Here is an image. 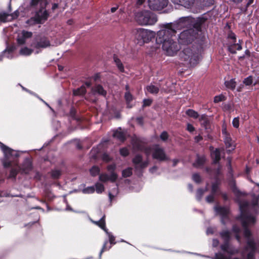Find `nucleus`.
<instances>
[{"instance_id": "nucleus-1", "label": "nucleus", "mask_w": 259, "mask_h": 259, "mask_svg": "<svg viewBox=\"0 0 259 259\" xmlns=\"http://www.w3.org/2000/svg\"><path fill=\"white\" fill-rule=\"evenodd\" d=\"M159 27L160 29L157 32L142 28L135 29L133 33L137 44L143 46L156 37V44L161 45L162 50L167 55H176L178 51V38L176 35L178 30V22L161 24Z\"/></svg>"}, {"instance_id": "nucleus-2", "label": "nucleus", "mask_w": 259, "mask_h": 259, "mask_svg": "<svg viewBox=\"0 0 259 259\" xmlns=\"http://www.w3.org/2000/svg\"><path fill=\"white\" fill-rule=\"evenodd\" d=\"M248 206L249 203L246 201H241L239 202V207L241 211L240 218L244 229V236L247 239L245 250H250V252L247 254V259H254V252L256 249V243L251 237L252 233L248 229V227L255 224V219L254 217L247 214L246 211Z\"/></svg>"}, {"instance_id": "nucleus-3", "label": "nucleus", "mask_w": 259, "mask_h": 259, "mask_svg": "<svg viewBox=\"0 0 259 259\" xmlns=\"http://www.w3.org/2000/svg\"><path fill=\"white\" fill-rule=\"evenodd\" d=\"M179 27H190L179 34V39L182 43L190 44L198 35L201 30V24L196 21L192 17H184L179 18Z\"/></svg>"}, {"instance_id": "nucleus-4", "label": "nucleus", "mask_w": 259, "mask_h": 259, "mask_svg": "<svg viewBox=\"0 0 259 259\" xmlns=\"http://www.w3.org/2000/svg\"><path fill=\"white\" fill-rule=\"evenodd\" d=\"M31 5L40 7L39 11L36 12L35 16L27 21L28 24L42 23L47 20L48 14L45 10L47 0H32Z\"/></svg>"}, {"instance_id": "nucleus-5", "label": "nucleus", "mask_w": 259, "mask_h": 259, "mask_svg": "<svg viewBox=\"0 0 259 259\" xmlns=\"http://www.w3.org/2000/svg\"><path fill=\"white\" fill-rule=\"evenodd\" d=\"M0 148L4 153L2 163L4 167L7 168L17 165L16 159L19 156L18 151L6 146L0 142Z\"/></svg>"}, {"instance_id": "nucleus-6", "label": "nucleus", "mask_w": 259, "mask_h": 259, "mask_svg": "<svg viewBox=\"0 0 259 259\" xmlns=\"http://www.w3.org/2000/svg\"><path fill=\"white\" fill-rule=\"evenodd\" d=\"M198 56L189 48L184 49L179 53V65L183 64L186 67H194L198 63Z\"/></svg>"}, {"instance_id": "nucleus-7", "label": "nucleus", "mask_w": 259, "mask_h": 259, "mask_svg": "<svg viewBox=\"0 0 259 259\" xmlns=\"http://www.w3.org/2000/svg\"><path fill=\"white\" fill-rule=\"evenodd\" d=\"M135 19L141 25H152L157 21L156 16L149 11H143L136 13Z\"/></svg>"}, {"instance_id": "nucleus-8", "label": "nucleus", "mask_w": 259, "mask_h": 259, "mask_svg": "<svg viewBox=\"0 0 259 259\" xmlns=\"http://www.w3.org/2000/svg\"><path fill=\"white\" fill-rule=\"evenodd\" d=\"M145 152L147 156H149L152 153L153 158L160 161L168 159L164 150L158 145H154L151 147L146 148Z\"/></svg>"}, {"instance_id": "nucleus-9", "label": "nucleus", "mask_w": 259, "mask_h": 259, "mask_svg": "<svg viewBox=\"0 0 259 259\" xmlns=\"http://www.w3.org/2000/svg\"><path fill=\"white\" fill-rule=\"evenodd\" d=\"M145 0H137L138 5H142ZM149 7L153 10H161L167 5V0H148Z\"/></svg>"}, {"instance_id": "nucleus-10", "label": "nucleus", "mask_w": 259, "mask_h": 259, "mask_svg": "<svg viewBox=\"0 0 259 259\" xmlns=\"http://www.w3.org/2000/svg\"><path fill=\"white\" fill-rule=\"evenodd\" d=\"M136 170H141L146 168L149 164V160L147 159L143 160L142 156L140 154L136 155L132 160Z\"/></svg>"}, {"instance_id": "nucleus-11", "label": "nucleus", "mask_w": 259, "mask_h": 259, "mask_svg": "<svg viewBox=\"0 0 259 259\" xmlns=\"http://www.w3.org/2000/svg\"><path fill=\"white\" fill-rule=\"evenodd\" d=\"M222 134L224 136V142L226 148L228 149L227 150V151L228 153H229L235 149V144L233 142L230 136V134L227 132V130L226 128H223Z\"/></svg>"}, {"instance_id": "nucleus-12", "label": "nucleus", "mask_w": 259, "mask_h": 259, "mask_svg": "<svg viewBox=\"0 0 259 259\" xmlns=\"http://www.w3.org/2000/svg\"><path fill=\"white\" fill-rule=\"evenodd\" d=\"M19 16L18 11H15L13 14H9L5 12H0V23H5L16 19Z\"/></svg>"}, {"instance_id": "nucleus-13", "label": "nucleus", "mask_w": 259, "mask_h": 259, "mask_svg": "<svg viewBox=\"0 0 259 259\" xmlns=\"http://www.w3.org/2000/svg\"><path fill=\"white\" fill-rule=\"evenodd\" d=\"M50 46V41L46 37L40 38L31 45V47L36 49L46 48Z\"/></svg>"}, {"instance_id": "nucleus-14", "label": "nucleus", "mask_w": 259, "mask_h": 259, "mask_svg": "<svg viewBox=\"0 0 259 259\" xmlns=\"http://www.w3.org/2000/svg\"><path fill=\"white\" fill-rule=\"evenodd\" d=\"M104 231L106 232V234L108 236L109 241L111 245L108 248H107L106 247V244L107 243V241H105L104 245L102 247V249L100 252V254H99V258H101L102 254L103 253V252L104 251L109 249L111 247L112 245L115 244L116 243V242L115 241V237L114 236H113L111 233L108 232V230L107 229L105 230H104Z\"/></svg>"}, {"instance_id": "nucleus-15", "label": "nucleus", "mask_w": 259, "mask_h": 259, "mask_svg": "<svg viewBox=\"0 0 259 259\" xmlns=\"http://www.w3.org/2000/svg\"><path fill=\"white\" fill-rule=\"evenodd\" d=\"M118 176L116 172H112L109 175L107 174H102L99 176V180L102 182H106L109 181L111 182H114L116 181Z\"/></svg>"}, {"instance_id": "nucleus-16", "label": "nucleus", "mask_w": 259, "mask_h": 259, "mask_svg": "<svg viewBox=\"0 0 259 259\" xmlns=\"http://www.w3.org/2000/svg\"><path fill=\"white\" fill-rule=\"evenodd\" d=\"M32 36L31 32L22 31L18 33L17 37V42L19 45H23L26 42L27 39L30 38Z\"/></svg>"}, {"instance_id": "nucleus-17", "label": "nucleus", "mask_w": 259, "mask_h": 259, "mask_svg": "<svg viewBox=\"0 0 259 259\" xmlns=\"http://www.w3.org/2000/svg\"><path fill=\"white\" fill-rule=\"evenodd\" d=\"M146 90L147 92L152 94H157L159 91L161 92H165L167 91L164 88H161L160 85H154L153 84H150V85H147Z\"/></svg>"}, {"instance_id": "nucleus-18", "label": "nucleus", "mask_w": 259, "mask_h": 259, "mask_svg": "<svg viewBox=\"0 0 259 259\" xmlns=\"http://www.w3.org/2000/svg\"><path fill=\"white\" fill-rule=\"evenodd\" d=\"M126 133L121 128H118L113 133V137L120 141H123L125 139Z\"/></svg>"}, {"instance_id": "nucleus-19", "label": "nucleus", "mask_w": 259, "mask_h": 259, "mask_svg": "<svg viewBox=\"0 0 259 259\" xmlns=\"http://www.w3.org/2000/svg\"><path fill=\"white\" fill-rule=\"evenodd\" d=\"M229 185L231 188L233 192L237 197H241L245 195V193L244 192L240 191L238 189L236 185L235 182L234 180L230 181Z\"/></svg>"}, {"instance_id": "nucleus-20", "label": "nucleus", "mask_w": 259, "mask_h": 259, "mask_svg": "<svg viewBox=\"0 0 259 259\" xmlns=\"http://www.w3.org/2000/svg\"><path fill=\"white\" fill-rule=\"evenodd\" d=\"M221 182L220 180L216 178L215 181L212 183L211 185V193L215 194L217 193L220 192V186L221 185Z\"/></svg>"}, {"instance_id": "nucleus-21", "label": "nucleus", "mask_w": 259, "mask_h": 259, "mask_svg": "<svg viewBox=\"0 0 259 259\" xmlns=\"http://www.w3.org/2000/svg\"><path fill=\"white\" fill-rule=\"evenodd\" d=\"M206 161L205 157L203 155H197L195 162L193 163V165L196 167H199L203 165Z\"/></svg>"}, {"instance_id": "nucleus-22", "label": "nucleus", "mask_w": 259, "mask_h": 259, "mask_svg": "<svg viewBox=\"0 0 259 259\" xmlns=\"http://www.w3.org/2000/svg\"><path fill=\"white\" fill-rule=\"evenodd\" d=\"M31 166L30 161L28 159H26L25 160L22 167L20 170H22L23 172L26 174L31 169Z\"/></svg>"}, {"instance_id": "nucleus-23", "label": "nucleus", "mask_w": 259, "mask_h": 259, "mask_svg": "<svg viewBox=\"0 0 259 259\" xmlns=\"http://www.w3.org/2000/svg\"><path fill=\"white\" fill-rule=\"evenodd\" d=\"M201 124L206 128L209 127L210 122L208 119L207 116L205 114L202 115L199 119Z\"/></svg>"}, {"instance_id": "nucleus-24", "label": "nucleus", "mask_w": 259, "mask_h": 259, "mask_svg": "<svg viewBox=\"0 0 259 259\" xmlns=\"http://www.w3.org/2000/svg\"><path fill=\"white\" fill-rule=\"evenodd\" d=\"M224 241L229 242L231 238V232L228 230H223L220 233Z\"/></svg>"}, {"instance_id": "nucleus-25", "label": "nucleus", "mask_w": 259, "mask_h": 259, "mask_svg": "<svg viewBox=\"0 0 259 259\" xmlns=\"http://www.w3.org/2000/svg\"><path fill=\"white\" fill-rule=\"evenodd\" d=\"M229 242L224 241V243L221 246L222 250L230 254H234L238 252L237 250H232L229 249Z\"/></svg>"}, {"instance_id": "nucleus-26", "label": "nucleus", "mask_w": 259, "mask_h": 259, "mask_svg": "<svg viewBox=\"0 0 259 259\" xmlns=\"http://www.w3.org/2000/svg\"><path fill=\"white\" fill-rule=\"evenodd\" d=\"M211 157L213 159V163H217L221 159V152L219 149H216L212 153Z\"/></svg>"}, {"instance_id": "nucleus-27", "label": "nucleus", "mask_w": 259, "mask_h": 259, "mask_svg": "<svg viewBox=\"0 0 259 259\" xmlns=\"http://www.w3.org/2000/svg\"><path fill=\"white\" fill-rule=\"evenodd\" d=\"M195 0H179V5L190 8L194 5Z\"/></svg>"}, {"instance_id": "nucleus-28", "label": "nucleus", "mask_w": 259, "mask_h": 259, "mask_svg": "<svg viewBox=\"0 0 259 259\" xmlns=\"http://www.w3.org/2000/svg\"><path fill=\"white\" fill-rule=\"evenodd\" d=\"M241 49V45L239 44H234L228 47L229 51L232 54H235L237 50L239 51Z\"/></svg>"}, {"instance_id": "nucleus-29", "label": "nucleus", "mask_w": 259, "mask_h": 259, "mask_svg": "<svg viewBox=\"0 0 259 259\" xmlns=\"http://www.w3.org/2000/svg\"><path fill=\"white\" fill-rule=\"evenodd\" d=\"M105 215H103L101 219L98 221H92V222L96 224V225L100 227L101 229H102L104 231L106 229L105 227Z\"/></svg>"}, {"instance_id": "nucleus-30", "label": "nucleus", "mask_w": 259, "mask_h": 259, "mask_svg": "<svg viewBox=\"0 0 259 259\" xmlns=\"http://www.w3.org/2000/svg\"><path fill=\"white\" fill-rule=\"evenodd\" d=\"M93 91L94 93H97L103 96H105L106 94V92L100 85H96L93 89Z\"/></svg>"}, {"instance_id": "nucleus-31", "label": "nucleus", "mask_w": 259, "mask_h": 259, "mask_svg": "<svg viewBox=\"0 0 259 259\" xmlns=\"http://www.w3.org/2000/svg\"><path fill=\"white\" fill-rule=\"evenodd\" d=\"M215 210L223 217H225L229 212V209L226 207H216Z\"/></svg>"}, {"instance_id": "nucleus-32", "label": "nucleus", "mask_w": 259, "mask_h": 259, "mask_svg": "<svg viewBox=\"0 0 259 259\" xmlns=\"http://www.w3.org/2000/svg\"><path fill=\"white\" fill-rule=\"evenodd\" d=\"M225 84L228 89L233 90L236 87V83L234 79H231L230 80L226 81L225 82Z\"/></svg>"}, {"instance_id": "nucleus-33", "label": "nucleus", "mask_w": 259, "mask_h": 259, "mask_svg": "<svg viewBox=\"0 0 259 259\" xmlns=\"http://www.w3.org/2000/svg\"><path fill=\"white\" fill-rule=\"evenodd\" d=\"M95 190L98 194H101L105 190V187L103 184L100 183H97L95 185Z\"/></svg>"}, {"instance_id": "nucleus-34", "label": "nucleus", "mask_w": 259, "mask_h": 259, "mask_svg": "<svg viewBox=\"0 0 259 259\" xmlns=\"http://www.w3.org/2000/svg\"><path fill=\"white\" fill-rule=\"evenodd\" d=\"M198 3L202 7H209L213 4V0H198Z\"/></svg>"}, {"instance_id": "nucleus-35", "label": "nucleus", "mask_w": 259, "mask_h": 259, "mask_svg": "<svg viewBox=\"0 0 259 259\" xmlns=\"http://www.w3.org/2000/svg\"><path fill=\"white\" fill-rule=\"evenodd\" d=\"M133 174V168L128 167L122 171V176L124 178H127L132 176Z\"/></svg>"}, {"instance_id": "nucleus-36", "label": "nucleus", "mask_w": 259, "mask_h": 259, "mask_svg": "<svg viewBox=\"0 0 259 259\" xmlns=\"http://www.w3.org/2000/svg\"><path fill=\"white\" fill-rule=\"evenodd\" d=\"M33 52V50L30 49H28L27 47L22 48L20 51V54L24 56L30 55Z\"/></svg>"}, {"instance_id": "nucleus-37", "label": "nucleus", "mask_w": 259, "mask_h": 259, "mask_svg": "<svg viewBox=\"0 0 259 259\" xmlns=\"http://www.w3.org/2000/svg\"><path fill=\"white\" fill-rule=\"evenodd\" d=\"M114 60L116 65L120 72H123L124 71V67L122 63L121 62L120 60L117 58L116 57H114Z\"/></svg>"}, {"instance_id": "nucleus-38", "label": "nucleus", "mask_w": 259, "mask_h": 259, "mask_svg": "<svg viewBox=\"0 0 259 259\" xmlns=\"http://www.w3.org/2000/svg\"><path fill=\"white\" fill-rule=\"evenodd\" d=\"M86 90L84 85H82L80 88L74 90L73 94L74 95H82L85 93Z\"/></svg>"}, {"instance_id": "nucleus-39", "label": "nucleus", "mask_w": 259, "mask_h": 259, "mask_svg": "<svg viewBox=\"0 0 259 259\" xmlns=\"http://www.w3.org/2000/svg\"><path fill=\"white\" fill-rule=\"evenodd\" d=\"M118 185H116L115 188L113 190L109 192L108 195L110 201H112V199L118 194Z\"/></svg>"}, {"instance_id": "nucleus-40", "label": "nucleus", "mask_w": 259, "mask_h": 259, "mask_svg": "<svg viewBox=\"0 0 259 259\" xmlns=\"http://www.w3.org/2000/svg\"><path fill=\"white\" fill-rule=\"evenodd\" d=\"M186 114L191 117H193L194 118H197L199 117V114L198 112L192 110V109H188L186 112Z\"/></svg>"}, {"instance_id": "nucleus-41", "label": "nucleus", "mask_w": 259, "mask_h": 259, "mask_svg": "<svg viewBox=\"0 0 259 259\" xmlns=\"http://www.w3.org/2000/svg\"><path fill=\"white\" fill-rule=\"evenodd\" d=\"M12 52V51L11 50H6L4 51L3 54L0 55V61L2 60L3 56H5L8 58H11L12 57L11 55Z\"/></svg>"}, {"instance_id": "nucleus-42", "label": "nucleus", "mask_w": 259, "mask_h": 259, "mask_svg": "<svg viewBox=\"0 0 259 259\" xmlns=\"http://www.w3.org/2000/svg\"><path fill=\"white\" fill-rule=\"evenodd\" d=\"M95 191L94 186L88 187L82 189V192L84 194H92Z\"/></svg>"}, {"instance_id": "nucleus-43", "label": "nucleus", "mask_w": 259, "mask_h": 259, "mask_svg": "<svg viewBox=\"0 0 259 259\" xmlns=\"http://www.w3.org/2000/svg\"><path fill=\"white\" fill-rule=\"evenodd\" d=\"M207 191V189H198L197 190L196 192V197L198 200H200L204 194V193Z\"/></svg>"}, {"instance_id": "nucleus-44", "label": "nucleus", "mask_w": 259, "mask_h": 259, "mask_svg": "<svg viewBox=\"0 0 259 259\" xmlns=\"http://www.w3.org/2000/svg\"><path fill=\"white\" fill-rule=\"evenodd\" d=\"M61 174V172L60 170L54 169L51 172L52 177L54 179H58Z\"/></svg>"}, {"instance_id": "nucleus-45", "label": "nucleus", "mask_w": 259, "mask_h": 259, "mask_svg": "<svg viewBox=\"0 0 259 259\" xmlns=\"http://www.w3.org/2000/svg\"><path fill=\"white\" fill-rule=\"evenodd\" d=\"M99 171H100L99 168L96 166H93L92 167V168L90 169L91 174L93 176H95L97 175L99 173Z\"/></svg>"}, {"instance_id": "nucleus-46", "label": "nucleus", "mask_w": 259, "mask_h": 259, "mask_svg": "<svg viewBox=\"0 0 259 259\" xmlns=\"http://www.w3.org/2000/svg\"><path fill=\"white\" fill-rule=\"evenodd\" d=\"M192 179L196 183H200L202 181L200 176L197 173L194 174L192 175Z\"/></svg>"}, {"instance_id": "nucleus-47", "label": "nucleus", "mask_w": 259, "mask_h": 259, "mask_svg": "<svg viewBox=\"0 0 259 259\" xmlns=\"http://www.w3.org/2000/svg\"><path fill=\"white\" fill-rule=\"evenodd\" d=\"M253 82V77L252 76H249L248 77L244 79L243 80V83L246 85H249L251 84Z\"/></svg>"}, {"instance_id": "nucleus-48", "label": "nucleus", "mask_w": 259, "mask_h": 259, "mask_svg": "<svg viewBox=\"0 0 259 259\" xmlns=\"http://www.w3.org/2000/svg\"><path fill=\"white\" fill-rule=\"evenodd\" d=\"M225 100V97L224 96L221 95L219 96H217L214 98V103H219L220 102L224 101Z\"/></svg>"}, {"instance_id": "nucleus-49", "label": "nucleus", "mask_w": 259, "mask_h": 259, "mask_svg": "<svg viewBox=\"0 0 259 259\" xmlns=\"http://www.w3.org/2000/svg\"><path fill=\"white\" fill-rule=\"evenodd\" d=\"M107 169L110 174L115 172L114 171L116 169V164L114 163L110 164L107 166Z\"/></svg>"}, {"instance_id": "nucleus-50", "label": "nucleus", "mask_w": 259, "mask_h": 259, "mask_svg": "<svg viewBox=\"0 0 259 259\" xmlns=\"http://www.w3.org/2000/svg\"><path fill=\"white\" fill-rule=\"evenodd\" d=\"M120 154L123 156H126L129 154V151L126 148H122L120 150Z\"/></svg>"}, {"instance_id": "nucleus-51", "label": "nucleus", "mask_w": 259, "mask_h": 259, "mask_svg": "<svg viewBox=\"0 0 259 259\" xmlns=\"http://www.w3.org/2000/svg\"><path fill=\"white\" fill-rule=\"evenodd\" d=\"M158 169V168L157 166H153L149 168V172L152 174L159 175V173L157 172Z\"/></svg>"}, {"instance_id": "nucleus-52", "label": "nucleus", "mask_w": 259, "mask_h": 259, "mask_svg": "<svg viewBox=\"0 0 259 259\" xmlns=\"http://www.w3.org/2000/svg\"><path fill=\"white\" fill-rule=\"evenodd\" d=\"M253 199L252 201V205L253 206H255L257 205L258 201V196H257L255 195L254 194L252 195Z\"/></svg>"}, {"instance_id": "nucleus-53", "label": "nucleus", "mask_w": 259, "mask_h": 259, "mask_svg": "<svg viewBox=\"0 0 259 259\" xmlns=\"http://www.w3.org/2000/svg\"><path fill=\"white\" fill-rule=\"evenodd\" d=\"M233 125L235 128H238L239 126V120L238 117L234 118L233 120Z\"/></svg>"}, {"instance_id": "nucleus-54", "label": "nucleus", "mask_w": 259, "mask_h": 259, "mask_svg": "<svg viewBox=\"0 0 259 259\" xmlns=\"http://www.w3.org/2000/svg\"><path fill=\"white\" fill-rule=\"evenodd\" d=\"M125 98L127 102V104L128 105L130 101L132 100L133 97L130 93L127 92L125 94Z\"/></svg>"}, {"instance_id": "nucleus-55", "label": "nucleus", "mask_w": 259, "mask_h": 259, "mask_svg": "<svg viewBox=\"0 0 259 259\" xmlns=\"http://www.w3.org/2000/svg\"><path fill=\"white\" fill-rule=\"evenodd\" d=\"M232 231L235 233V234H239L240 231H241V230H240V227L236 225H234L233 226V227H232Z\"/></svg>"}, {"instance_id": "nucleus-56", "label": "nucleus", "mask_w": 259, "mask_h": 259, "mask_svg": "<svg viewBox=\"0 0 259 259\" xmlns=\"http://www.w3.org/2000/svg\"><path fill=\"white\" fill-rule=\"evenodd\" d=\"M102 159L103 161L108 162L112 160V158L106 153H104L102 155Z\"/></svg>"}, {"instance_id": "nucleus-57", "label": "nucleus", "mask_w": 259, "mask_h": 259, "mask_svg": "<svg viewBox=\"0 0 259 259\" xmlns=\"http://www.w3.org/2000/svg\"><path fill=\"white\" fill-rule=\"evenodd\" d=\"M17 172H18V170H17L15 168H12L10 171L9 177L12 178H15L16 177V176L17 175Z\"/></svg>"}, {"instance_id": "nucleus-58", "label": "nucleus", "mask_w": 259, "mask_h": 259, "mask_svg": "<svg viewBox=\"0 0 259 259\" xmlns=\"http://www.w3.org/2000/svg\"><path fill=\"white\" fill-rule=\"evenodd\" d=\"M160 137L162 141H165L168 139V134L166 132H163L161 134Z\"/></svg>"}, {"instance_id": "nucleus-59", "label": "nucleus", "mask_w": 259, "mask_h": 259, "mask_svg": "<svg viewBox=\"0 0 259 259\" xmlns=\"http://www.w3.org/2000/svg\"><path fill=\"white\" fill-rule=\"evenodd\" d=\"M213 194L211 193V194L207 196L206 198V200L207 202L211 203L213 202L214 201V196Z\"/></svg>"}, {"instance_id": "nucleus-60", "label": "nucleus", "mask_w": 259, "mask_h": 259, "mask_svg": "<svg viewBox=\"0 0 259 259\" xmlns=\"http://www.w3.org/2000/svg\"><path fill=\"white\" fill-rule=\"evenodd\" d=\"M152 100L151 99H144L143 100V106H148L151 105Z\"/></svg>"}, {"instance_id": "nucleus-61", "label": "nucleus", "mask_w": 259, "mask_h": 259, "mask_svg": "<svg viewBox=\"0 0 259 259\" xmlns=\"http://www.w3.org/2000/svg\"><path fill=\"white\" fill-rule=\"evenodd\" d=\"M227 160H228V167H229V174H230V176L231 177H232V176H233V174H232V169L231 165V159L230 158L228 157V158H227Z\"/></svg>"}, {"instance_id": "nucleus-62", "label": "nucleus", "mask_w": 259, "mask_h": 259, "mask_svg": "<svg viewBox=\"0 0 259 259\" xmlns=\"http://www.w3.org/2000/svg\"><path fill=\"white\" fill-rule=\"evenodd\" d=\"M187 130L190 132H192L195 130V128L192 124L188 123L187 125Z\"/></svg>"}, {"instance_id": "nucleus-63", "label": "nucleus", "mask_w": 259, "mask_h": 259, "mask_svg": "<svg viewBox=\"0 0 259 259\" xmlns=\"http://www.w3.org/2000/svg\"><path fill=\"white\" fill-rule=\"evenodd\" d=\"M215 259H226L225 256L221 253L215 254Z\"/></svg>"}, {"instance_id": "nucleus-64", "label": "nucleus", "mask_w": 259, "mask_h": 259, "mask_svg": "<svg viewBox=\"0 0 259 259\" xmlns=\"http://www.w3.org/2000/svg\"><path fill=\"white\" fill-rule=\"evenodd\" d=\"M229 37L233 40V42H236V35L234 33H231L229 35Z\"/></svg>"}]
</instances>
